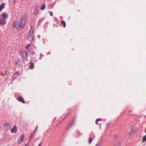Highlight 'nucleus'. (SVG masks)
Segmentation results:
<instances>
[{
  "label": "nucleus",
  "mask_w": 146,
  "mask_h": 146,
  "mask_svg": "<svg viewBox=\"0 0 146 146\" xmlns=\"http://www.w3.org/2000/svg\"><path fill=\"white\" fill-rule=\"evenodd\" d=\"M17 129L16 125L14 126L13 128L11 129L10 131L11 133H16L17 131Z\"/></svg>",
  "instance_id": "nucleus-9"
},
{
  "label": "nucleus",
  "mask_w": 146,
  "mask_h": 146,
  "mask_svg": "<svg viewBox=\"0 0 146 146\" xmlns=\"http://www.w3.org/2000/svg\"><path fill=\"white\" fill-rule=\"evenodd\" d=\"M34 14L35 15H36L38 14V11L37 8H36L34 10Z\"/></svg>",
  "instance_id": "nucleus-14"
},
{
  "label": "nucleus",
  "mask_w": 146,
  "mask_h": 146,
  "mask_svg": "<svg viewBox=\"0 0 146 146\" xmlns=\"http://www.w3.org/2000/svg\"><path fill=\"white\" fill-rule=\"evenodd\" d=\"M21 62V60L20 59L17 58L16 59L15 61V63L16 65H17L19 64V62Z\"/></svg>",
  "instance_id": "nucleus-15"
},
{
  "label": "nucleus",
  "mask_w": 146,
  "mask_h": 146,
  "mask_svg": "<svg viewBox=\"0 0 146 146\" xmlns=\"http://www.w3.org/2000/svg\"><path fill=\"white\" fill-rule=\"evenodd\" d=\"M29 144L28 143H27L25 145V146H29Z\"/></svg>",
  "instance_id": "nucleus-25"
},
{
  "label": "nucleus",
  "mask_w": 146,
  "mask_h": 146,
  "mask_svg": "<svg viewBox=\"0 0 146 146\" xmlns=\"http://www.w3.org/2000/svg\"><path fill=\"white\" fill-rule=\"evenodd\" d=\"M54 19L57 22L58 21V19H57L56 17H55Z\"/></svg>",
  "instance_id": "nucleus-24"
},
{
  "label": "nucleus",
  "mask_w": 146,
  "mask_h": 146,
  "mask_svg": "<svg viewBox=\"0 0 146 146\" xmlns=\"http://www.w3.org/2000/svg\"><path fill=\"white\" fill-rule=\"evenodd\" d=\"M18 101L23 104L25 103V101H24V99L21 96L19 97L18 99Z\"/></svg>",
  "instance_id": "nucleus-10"
},
{
  "label": "nucleus",
  "mask_w": 146,
  "mask_h": 146,
  "mask_svg": "<svg viewBox=\"0 0 146 146\" xmlns=\"http://www.w3.org/2000/svg\"><path fill=\"white\" fill-rule=\"evenodd\" d=\"M38 128V126H36L35 129H37V128Z\"/></svg>",
  "instance_id": "nucleus-29"
},
{
  "label": "nucleus",
  "mask_w": 146,
  "mask_h": 146,
  "mask_svg": "<svg viewBox=\"0 0 146 146\" xmlns=\"http://www.w3.org/2000/svg\"><path fill=\"white\" fill-rule=\"evenodd\" d=\"M62 24L63 25L64 27H65L66 26V24L65 22L64 21H61Z\"/></svg>",
  "instance_id": "nucleus-18"
},
{
  "label": "nucleus",
  "mask_w": 146,
  "mask_h": 146,
  "mask_svg": "<svg viewBox=\"0 0 146 146\" xmlns=\"http://www.w3.org/2000/svg\"><path fill=\"white\" fill-rule=\"evenodd\" d=\"M1 17L2 18V19H7L8 17V14L6 13H4L2 14Z\"/></svg>",
  "instance_id": "nucleus-8"
},
{
  "label": "nucleus",
  "mask_w": 146,
  "mask_h": 146,
  "mask_svg": "<svg viewBox=\"0 0 146 146\" xmlns=\"http://www.w3.org/2000/svg\"><path fill=\"white\" fill-rule=\"evenodd\" d=\"M11 128L10 124L8 123H5L4 125V129L6 131H8Z\"/></svg>",
  "instance_id": "nucleus-6"
},
{
  "label": "nucleus",
  "mask_w": 146,
  "mask_h": 146,
  "mask_svg": "<svg viewBox=\"0 0 146 146\" xmlns=\"http://www.w3.org/2000/svg\"><path fill=\"white\" fill-rule=\"evenodd\" d=\"M36 129H35V130H34V131H35V132L36 133Z\"/></svg>",
  "instance_id": "nucleus-27"
},
{
  "label": "nucleus",
  "mask_w": 146,
  "mask_h": 146,
  "mask_svg": "<svg viewBox=\"0 0 146 146\" xmlns=\"http://www.w3.org/2000/svg\"><path fill=\"white\" fill-rule=\"evenodd\" d=\"M27 16L24 15L22 17L20 23L24 27L25 26L27 21Z\"/></svg>",
  "instance_id": "nucleus-4"
},
{
  "label": "nucleus",
  "mask_w": 146,
  "mask_h": 146,
  "mask_svg": "<svg viewBox=\"0 0 146 146\" xmlns=\"http://www.w3.org/2000/svg\"><path fill=\"white\" fill-rule=\"evenodd\" d=\"M93 140V139L91 137H90L88 140V143L90 144L92 142Z\"/></svg>",
  "instance_id": "nucleus-17"
},
{
  "label": "nucleus",
  "mask_w": 146,
  "mask_h": 146,
  "mask_svg": "<svg viewBox=\"0 0 146 146\" xmlns=\"http://www.w3.org/2000/svg\"><path fill=\"white\" fill-rule=\"evenodd\" d=\"M31 54L33 60H34V62H36L37 61V60H36V55L35 53V52H32Z\"/></svg>",
  "instance_id": "nucleus-11"
},
{
  "label": "nucleus",
  "mask_w": 146,
  "mask_h": 146,
  "mask_svg": "<svg viewBox=\"0 0 146 146\" xmlns=\"http://www.w3.org/2000/svg\"><path fill=\"white\" fill-rule=\"evenodd\" d=\"M96 146H101L100 145H96Z\"/></svg>",
  "instance_id": "nucleus-28"
},
{
  "label": "nucleus",
  "mask_w": 146,
  "mask_h": 146,
  "mask_svg": "<svg viewBox=\"0 0 146 146\" xmlns=\"http://www.w3.org/2000/svg\"><path fill=\"white\" fill-rule=\"evenodd\" d=\"M34 30L33 29H31L30 32L29 34V35L28 37V40L30 41H32L33 39V34L34 32Z\"/></svg>",
  "instance_id": "nucleus-3"
},
{
  "label": "nucleus",
  "mask_w": 146,
  "mask_h": 146,
  "mask_svg": "<svg viewBox=\"0 0 146 146\" xmlns=\"http://www.w3.org/2000/svg\"><path fill=\"white\" fill-rule=\"evenodd\" d=\"M40 146V144H39V145H38V146Z\"/></svg>",
  "instance_id": "nucleus-31"
},
{
  "label": "nucleus",
  "mask_w": 146,
  "mask_h": 146,
  "mask_svg": "<svg viewBox=\"0 0 146 146\" xmlns=\"http://www.w3.org/2000/svg\"><path fill=\"white\" fill-rule=\"evenodd\" d=\"M30 46H31L30 44H29L25 46V48L26 49H28L29 48Z\"/></svg>",
  "instance_id": "nucleus-20"
},
{
  "label": "nucleus",
  "mask_w": 146,
  "mask_h": 146,
  "mask_svg": "<svg viewBox=\"0 0 146 146\" xmlns=\"http://www.w3.org/2000/svg\"><path fill=\"white\" fill-rule=\"evenodd\" d=\"M96 123L97 125H98V121H96Z\"/></svg>",
  "instance_id": "nucleus-26"
},
{
  "label": "nucleus",
  "mask_w": 146,
  "mask_h": 146,
  "mask_svg": "<svg viewBox=\"0 0 146 146\" xmlns=\"http://www.w3.org/2000/svg\"><path fill=\"white\" fill-rule=\"evenodd\" d=\"M49 12L50 13V16H52L53 15V13L51 11H49Z\"/></svg>",
  "instance_id": "nucleus-22"
},
{
  "label": "nucleus",
  "mask_w": 146,
  "mask_h": 146,
  "mask_svg": "<svg viewBox=\"0 0 146 146\" xmlns=\"http://www.w3.org/2000/svg\"><path fill=\"white\" fill-rule=\"evenodd\" d=\"M102 120V119H101V118H98V119H97L96 120V121H101Z\"/></svg>",
  "instance_id": "nucleus-23"
},
{
  "label": "nucleus",
  "mask_w": 146,
  "mask_h": 146,
  "mask_svg": "<svg viewBox=\"0 0 146 146\" xmlns=\"http://www.w3.org/2000/svg\"><path fill=\"white\" fill-rule=\"evenodd\" d=\"M21 52L24 60L25 61H27L28 60L27 58L28 55L26 51L24 50H22L21 51Z\"/></svg>",
  "instance_id": "nucleus-2"
},
{
  "label": "nucleus",
  "mask_w": 146,
  "mask_h": 146,
  "mask_svg": "<svg viewBox=\"0 0 146 146\" xmlns=\"http://www.w3.org/2000/svg\"><path fill=\"white\" fill-rule=\"evenodd\" d=\"M4 5L5 4L3 3L1 4V5H0V11L4 8Z\"/></svg>",
  "instance_id": "nucleus-16"
},
{
  "label": "nucleus",
  "mask_w": 146,
  "mask_h": 146,
  "mask_svg": "<svg viewBox=\"0 0 146 146\" xmlns=\"http://www.w3.org/2000/svg\"><path fill=\"white\" fill-rule=\"evenodd\" d=\"M146 141V135L144 136L143 137L142 140V141L144 142Z\"/></svg>",
  "instance_id": "nucleus-19"
},
{
  "label": "nucleus",
  "mask_w": 146,
  "mask_h": 146,
  "mask_svg": "<svg viewBox=\"0 0 146 146\" xmlns=\"http://www.w3.org/2000/svg\"><path fill=\"white\" fill-rule=\"evenodd\" d=\"M24 139V136L23 135H22L20 136L19 139L17 141V143L19 144H20L23 142Z\"/></svg>",
  "instance_id": "nucleus-5"
},
{
  "label": "nucleus",
  "mask_w": 146,
  "mask_h": 146,
  "mask_svg": "<svg viewBox=\"0 0 146 146\" xmlns=\"http://www.w3.org/2000/svg\"><path fill=\"white\" fill-rule=\"evenodd\" d=\"M14 2H15V0H14Z\"/></svg>",
  "instance_id": "nucleus-30"
},
{
  "label": "nucleus",
  "mask_w": 146,
  "mask_h": 146,
  "mask_svg": "<svg viewBox=\"0 0 146 146\" xmlns=\"http://www.w3.org/2000/svg\"><path fill=\"white\" fill-rule=\"evenodd\" d=\"M45 6H46L45 4L43 5L41 7V9L42 10H44V8H45Z\"/></svg>",
  "instance_id": "nucleus-21"
},
{
  "label": "nucleus",
  "mask_w": 146,
  "mask_h": 146,
  "mask_svg": "<svg viewBox=\"0 0 146 146\" xmlns=\"http://www.w3.org/2000/svg\"><path fill=\"white\" fill-rule=\"evenodd\" d=\"M35 67V64L33 62L30 63V65L29 66V68L31 69Z\"/></svg>",
  "instance_id": "nucleus-12"
},
{
  "label": "nucleus",
  "mask_w": 146,
  "mask_h": 146,
  "mask_svg": "<svg viewBox=\"0 0 146 146\" xmlns=\"http://www.w3.org/2000/svg\"><path fill=\"white\" fill-rule=\"evenodd\" d=\"M35 131H33L31 134V135L30 136V139H29V141H30L32 137H34V136L35 135Z\"/></svg>",
  "instance_id": "nucleus-13"
},
{
  "label": "nucleus",
  "mask_w": 146,
  "mask_h": 146,
  "mask_svg": "<svg viewBox=\"0 0 146 146\" xmlns=\"http://www.w3.org/2000/svg\"><path fill=\"white\" fill-rule=\"evenodd\" d=\"M6 21L5 19H0V25H3L6 24Z\"/></svg>",
  "instance_id": "nucleus-7"
},
{
  "label": "nucleus",
  "mask_w": 146,
  "mask_h": 146,
  "mask_svg": "<svg viewBox=\"0 0 146 146\" xmlns=\"http://www.w3.org/2000/svg\"><path fill=\"white\" fill-rule=\"evenodd\" d=\"M14 27L16 28L18 30H20L21 29L23 28V26L21 24L20 22L18 21L14 22Z\"/></svg>",
  "instance_id": "nucleus-1"
}]
</instances>
